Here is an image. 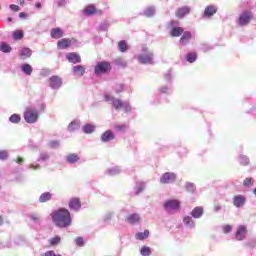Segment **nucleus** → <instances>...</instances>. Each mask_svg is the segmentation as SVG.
<instances>
[{
  "instance_id": "f257e3e1",
  "label": "nucleus",
  "mask_w": 256,
  "mask_h": 256,
  "mask_svg": "<svg viewBox=\"0 0 256 256\" xmlns=\"http://www.w3.org/2000/svg\"><path fill=\"white\" fill-rule=\"evenodd\" d=\"M51 217L53 223L60 229H67V227H70L73 221L71 219V212L65 208H59L58 210H55L52 212Z\"/></svg>"
},
{
  "instance_id": "f03ea898",
  "label": "nucleus",
  "mask_w": 256,
  "mask_h": 256,
  "mask_svg": "<svg viewBox=\"0 0 256 256\" xmlns=\"http://www.w3.org/2000/svg\"><path fill=\"white\" fill-rule=\"evenodd\" d=\"M45 111V104H39L37 106H29L24 112V120L26 123L33 125L39 121V116Z\"/></svg>"
},
{
  "instance_id": "7ed1b4c3",
  "label": "nucleus",
  "mask_w": 256,
  "mask_h": 256,
  "mask_svg": "<svg viewBox=\"0 0 256 256\" xmlns=\"http://www.w3.org/2000/svg\"><path fill=\"white\" fill-rule=\"evenodd\" d=\"M104 100L106 103L112 105L116 111H121V109H123L125 113H131L132 111L131 105L128 102H123L121 99L113 98V96L109 94L104 95Z\"/></svg>"
},
{
  "instance_id": "20e7f679",
  "label": "nucleus",
  "mask_w": 256,
  "mask_h": 256,
  "mask_svg": "<svg viewBox=\"0 0 256 256\" xmlns=\"http://www.w3.org/2000/svg\"><path fill=\"white\" fill-rule=\"evenodd\" d=\"M136 59L140 65H153L155 53L153 50L143 46L141 52L136 56Z\"/></svg>"
},
{
  "instance_id": "39448f33",
  "label": "nucleus",
  "mask_w": 256,
  "mask_h": 256,
  "mask_svg": "<svg viewBox=\"0 0 256 256\" xmlns=\"http://www.w3.org/2000/svg\"><path fill=\"white\" fill-rule=\"evenodd\" d=\"M163 209L166 213H177V211L181 210V200L167 199L163 203Z\"/></svg>"
},
{
  "instance_id": "423d86ee",
  "label": "nucleus",
  "mask_w": 256,
  "mask_h": 256,
  "mask_svg": "<svg viewBox=\"0 0 256 256\" xmlns=\"http://www.w3.org/2000/svg\"><path fill=\"white\" fill-rule=\"evenodd\" d=\"M175 181H177V174L173 172H166L161 175L159 183L161 185H173Z\"/></svg>"
},
{
  "instance_id": "0eeeda50",
  "label": "nucleus",
  "mask_w": 256,
  "mask_h": 256,
  "mask_svg": "<svg viewBox=\"0 0 256 256\" xmlns=\"http://www.w3.org/2000/svg\"><path fill=\"white\" fill-rule=\"evenodd\" d=\"M251 19H253V13L251 11H244L240 14L237 23L240 27H246V25L251 23Z\"/></svg>"
},
{
  "instance_id": "6e6552de",
  "label": "nucleus",
  "mask_w": 256,
  "mask_h": 256,
  "mask_svg": "<svg viewBox=\"0 0 256 256\" xmlns=\"http://www.w3.org/2000/svg\"><path fill=\"white\" fill-rule=\"evenodd\" d=\"M108 71H111V63L107 61L98 62L94 69L95 75H102Z\"/></svg>"
},
{
  "instance_id": "1a4fd4ad",
  "label": "nucleus",
  "mask_w": 256,
  "mask_h": 256,
  "mask_svg": "<svg viewBox=\"0 0 256 256\" xmlns=\"http://www.w3.org/2000/svg\"><path fill=\"white\" fill-rule=\"evenodd\" d=\"M50 89L53 91H58L60 87L63 85V79L57 75H53L48 80Z\"/></svg>"
},
{
  "instance_id": "9d476101",
  "label": "nucleus",
  "mask_w": 256,
  "mask_h": 256,
  "mask_svg": "<svg viewBox=\"0 0 256 256\" xmlns=\"http://www.w3.org/2000/svg\"><path fill=\"white\" fill-rule=\"evenodd\" d=\"M247 226L240 225L237 227L236 233H235V239L236 241H245L247 237Z\"/></svg>"
},
{
  "instance_id": "9b49d317",
  "label": "nucleus",
  "mask_w": 256,
  "mask_h": 256,
  "mask_svg": "<svg viewBox=\"0 0 256 256\" xmlns=\"http://www.w3.org/2000/svg\"><path fill=\"white\" fill-rule=\"evenodd\" d=\"M234 207L237 209H241V207H245V203H247V198L244 195H236L232 199Z\"/></svg>"
},
{
  "instance_id": "f8f14e48",
  "label": "nucleus",
  "mask_w": 256,
  "mask_h": 256,
  "mask_svg": "<svg viewBox=\"0 0 256 256\" xmlns=\"http://www.w3.org/2000/svg\"><path fill=\"white\" fill-rule=\"evenodd\" d=\"M216 13H217V6L209 5V6H206V8L204 9L202 17L209 19L213 17V15H215Z\"/></svg>"
},
{
  "instance_id": "ddd939ff",
  "label": "nucleus",
  "mask_w": 256,
  "mask_h": 256,
  "mask_svg": "<svg viewBox=\"0 0 256 256\" xmlns=\"http://www.w3.org/2000/svg\"><path fill=\"white\" fill-rule=\"evenodd\" d=\"M84 15H86V17H91V15H101V10H97L93 5H88L84 9Z\"/></svg>"
},
{
  "instance_id": "4468645a",
  "label": "nucleus",
  "mask_w": 256,
  "mask_h": 256,
  "mask_svg": "<svg viewBox=\"0 0 256 256\" xmlns=\"http://www.w3.org/2000/svg\"><path fill=\"white\" fill-rule=\"evenodd\" d=\"M189 13H191V7L183 6L176 10V17H178V19H183V17L189 15Z\"/></svg>"
},
{
  "instance_id": "2eb2a0df",
  "label": "nucleus",
  "mask_w": 256,
  "mask_h": 256,
  "mask_svg": "<svg viewBox=\"0 0 256 256\" xmlns=\"http://www.w3.org/2000/svg\"><path fill=\"white\" fill-rule=\"evenodd\" d=\"M64 36H65V32L63 31V29L59 27L51 29L50 37L52 39H61Z\"/></svg>"
},
{
  "instance_id": "dca6fc26",
  "label": "nucleus",
  "mask_w": 256,
  "mask_h": 256,
  "mask_svg": "<svg viewBox=\"0 0 256 256\" xmlns=\"http://www.w3.org/2000/svg\"><path fill=\"white\" fill-rule=\"evenodd\" d=\"M113 139H115V134H113L111 130L105 131L100 137L102 143H109V141H113Z\"/></svg>"
},
{
  "instance_id": "f3484780",
  "label": "nucleus",
  "mask_w": 256,
  "mask_h": 256,
  "mask_svg": "<svg viewBox=\"0 0 256 256\" xmlns=\"http://www.w3.org/2000/svg\"><path fill=\"white\" fill-rule=\"evenodd\" d=\"M123 169L121 166H112L106 170V175H109L110 177H115L117 175H121Z\"/></svg>"
},
{
  "instance_id": "a211bd4d",
  "label": "nucleus",
  "mask_w": 256,
  "mask_h": 256,
  "mask_svg": "<svg viewBox=\"0 0 256 256\" xmlns=\"http://www.w3.org/2000/svg\"><path fill=\"white\" fill-rule=\"evenodd\" d=\"M80 159L81 158L79 157V154H77V153H71L65 157V161H66V163H69V165H75V163H78L80 161Z\"/></svg>"
},
{
  "instance_id": "6ab92c4d",
  "label": "nucleus",
  "mask_w": 256,
  "mask_h": 256,
  "mask_svg": "<svg viewBox=\"0 0 256 256\" xmlns=\"http://www.w3.org/2000/svg\"><path fill=\"white\" fill-rule=\"evenodd\" d=\"M69 133H73L74 131H79L81 129V120L76 119L69 123L68 125Z\"/></svg>"
},
{
  "instance_id": "aec40b11",
  "label": "nucleus",
  "mask_w": 256,
  "mask_h": 256,
  "mask_svg": "<svg viewBox=\"0 0 256 256\" xmlns=\"http://www.w3.org/2000/svg\"><path fill=\"white\" fill-rule=\"evenodd\" d=\"M204 213L205 210L203 207L197 206L191 211V217H193V219H201Z\"/></svg>"
},
{
  "instance_id": "412c9836",
  "label": "nucleus",
  "mask_w": 256,
  "mask_h": 256,
  "mask_svg": "<svg viewBox=\"0 0 256 256\" xmlns=\"http://www.w3.org/2000/svg\"><path fill=\"white\" fill-rule=\"evenodd\" d=\"M69 209L72 211H79V209H81V200H79V198L70 199Z\"/></svg>"
},
{
  "instance_id": "4be33fe9",
  "label": "nucleus",
  "mask_w": 256,
  "mask_h": 256,
  "mask_svg": "<svg viewBox=\"0 0 256 256\" xmlns=\"http://www.w3.org/2000/svg\"><path fill=\"white\" fill-rule=\"evenodd\" d=\"M66 59L69 61V63H81V56H79L75 52H70L66 54Z\"/></svg>"
},
{
  "instance_id": "5701e85b",
  "label": "nucleus",
  "mask_w": 256,
  "mask_h": 256,
  "mask_svg": "<svg viewBox=\"0 0 256 256\" xmlns=\"http://www.w3.org/2000/svg\"><path fill=\"white\" fill-rule=\"evenodd\" d=\"M96 130H97V126L91 123H87L82 127V131L83 133H85V135H91L95 133Z\"/></svg>"
},
{
  "instance_id": "b1692460",
  "label": "nucleus",
  "mask_w": 256,
  "mask_h": 256,
  "mask_svg": "<svg viewBox=\"0 0 256 256\" xmlns=\"http://www.w3.org/2000/svg\"><path fill=\"white\" fill-rule=\"evenodd\" d=\"M127 221L130 225H137V223H141V215L132 213L127 217Z\"/></svg>"
},
{
  "instance_id": "393cba45",
  "label": "nucleus",
  "mask_w": 256,
  "mask_h": 256,
  "mask_svg": "<svg viewBox=\"0 0 256 256\" xmlns=\"http://www.w3.org/2000/svg\"><path fill=\"white\" fill-rule=\"evenodd\" d=\"M58 49H69L71 47V39L63 38L57 42Z\"/></svg>"
},
{
  "instance_id": "a878e982",
  "label": "nucleus",
  "mask_w": 256,
  "mask_h": 256,
  "mask_svg": "<svg viewBox=\"0 0 256 256\" xmlns=\"http://www.w3.org/2000/svg\"><path fill=\"white\" fill-rule=\"evenodd\" d=\"M192 37H193V35L191 34V32L185 31L180 38L181 45H189Z\"/></svg>"
},
{
  "instance_id": "bb28decb",
  "label": "nucleus",
  "mask_w": 256,
  "mask_h": 256,
  "mask_svg": "<svg viewBox=\"0 0 256 256\" xmlns=\"http://www.w3.org/2000/svg\"><path fill=\"white\" fill-rule=\"evenodd\" d=\"M33 51H31V49L27 48V47H24V48H21L19 50V57L20 59H29V57H31Z\"/></svg>"
},
{
  "instance_id": "cd10ccee",
  "label": "nucleus",
  "mask_w": 256,
  "mask_h": 256,
  "mask_svg": "<svg viewBox=\"0 0 256 256\" xmlns=\"http://www.w3.org/2000/svg\"><path fill=\"white\" fill-rule=\"evenodd\" d=\"M183 223L188 229H195V220H193V216H184Z\"/></svg>"
},
{
  "instance_id": "c85d7f7f",
  "label": "nucleus",
  "mask_w": 256,
  "mask_h": 256,
  "mask_svg": "<svg viewBox=\"0 0 256 256\" xmlns=\"http://www.w3.org/2000/svg\"><path fill=\"white\" fill-rule=\"evenodd\" d=\"M74 75L78 77H83L85 75V67L83 65H76L72 68Z\"/></svg>"
},
{
  "instance_id": "c756f323",
  "label": "nucleus",
  "mask_w": 256,
  "mask_h": 256,
  "mask_svg": "<svg viewBox=\"0 0 256 256\" xmlns=\"http://www.w3.org/2000/svg\"><path fill=\"white\" fill-rule=\"evenodd\" d=\"M145 187V182H136L134 187L135 195H140V193H143V191H145Z\"/></svg>"
},
{
  "instance_id": "7c9ffc66",
  "label": "nucleus",
  "mask_w": 256,
  "mask_h": 256,
  "mask_svg": "<svg viewBox=\"0 0 256 256\" xmlns=\"http://www.w3.org/2000/svg\"><path fill=\"white\" fill-rule=\"evenodd\" d=\"M51 199H53V194L44 192L39 197V203H47V201H51Z\"/></svg>"
},
{
  "instance_id": "2f4dec72",
  "label": "nucleus",
  "mask_w": 256,
  "mask_h": 256,
  "mask_svg": "<svg viewBox=\"0 0 256 256\" xmlns=\"http://www.w3.org/2000/svg\"><path fill=\"white\" fill-rule=\"evenodd\" d=\"M21 71L24 73V75L30 76L33 73V66L28 63L22 64Z\"/></svg>"
},
{
  "instance_id": "473e14b6",
  "label": "nucleus",
  "mask_w": 256,
  "mask_h": 256,
  "mask_svg": "<svg viewBox=\"0 0 256 256\" xmlns=\"http://www.w3.org/2000/svg\"><path fill=\"white\" fill-rule=\"evenodd\" d=\"M135 239H137V241H145V239H149V230L136 233Z\"/></svg>"
},
{
  "instance_id": "72a5a7b5",
  "label": "nucleus",
  "mask_w": 256,
  "mask_h": 256,
  "mask_svg": "<svg viewBox=\"0 0 256 256\" xmlns=\"http://www.w3.org/2000/svg\"><path fill=\"white\" fill-rule=\"evenodd\" d=\"M118 51H120V53H126V51H129V45H127V41L121 40L118 42Z\"/></svg>"
},
{
  "instance_id": "f704fd0d",
  "label": "nucleus",
  "mask_w": 256,
  "mask_h": 256,
  "mask_svg": "<svg viewBox=\"0 0 256 256\" xmlns=\"http://www.w3.org/2000/svg\"><path fill=\"white\" fill-rule=\"evenodd\" d=\"M183 28L181 27H173L171 29L170 35L171 37H181V35H183Z\"/></svg>"
},
{
  "instance_id": "c9c22d12",
  "label": "nucleus",
  "mask_w": 256,
  "mask_h": 256,
  "mask_svg": "<svg viewBox=\"0 0 256 256\" xmlns=\"http://www.w3.org/2000/svg\"><path fill=\"white\" fill-rule=\"evenodd\" d=\"M238 161L239 164L242 165L243 167H247V165H249L250 163L249 157L243 154H240L238 156Z\"/></svg>"
},
{
  "instance_id": "e433bc0d",
  "label": "nucleus",
  "mask_w": 256,
  "mask_h": 256,
  "mask_svg": "<svg viewBox=\"0 0 256 256\" xmlns=\"http://www.w3.org/2000/svg\"><path fill=\"white\" fill-rule=\"evenodd\" d=\"M51 247H57L61 243V236H54L48 240Z\"/></svg>"
},
{
  "instance_id": "4c0bfd02",
  "label": "nucleus",
  "mask_w": 256,
  "mask_h": 256,
  "mask_svg": "<svg viewBox=\"0 0 256 256\" xmlns=\"http://www.w3.org/2000/svg\"><path fill=\"white\" fill-rule=\"evenodd\" d=\"M143 15H144V17H153L155 15V6L147 7L143 11Z\"/></svg>"
},
{
  "instance_id": "58836bf2",
  "label": "nucleus",
  "mask_w": 256,
  "mask_h": 256,
  "mask_svg": "<svg viewBox=\"0 0 256 256\" xmlns=\"http://www.w3.org/2000/svg\"><path fill=\"white\" fill-rule=\"evenodd\" d=\"M0 51L2 53H11V51H13V48H11V46L7 44V42H2L0 44Z\"/></svg>"
},
{
  "instance_id": "ea45409f",
  "label": "nucleus",
  "mask_w": 256,
  "mask_h": 256,
  "mask_svg": "<svg viewBox=\"0 0 256 256\" xmlns=\"http://www.w3.org/2000/svg\"><path fill=\"white\" fill-rule=\"evenodd\" d=\"M28 217L33 221V223H35V225H41V217H39V214L30 213Z\"/></svg>"
},
{
  "instance_id": "a19ab883",
  "label": "nucleus",
  "mask_w": 256,
  "mask_h": 256,
  "mask_svg": "<svg viewBox=\"0 0 256 256\" xmlns=\"http://www.w3.org/2000/svg\"><path fill=\"white\" fill-rule=\"evenodd\" d=\"M186 61H188V63H195L197 61V52H189L186 54Z\"/></svg>"
},
{
  "instance_id": "79ce46f5",
  "label": "nucleus",
  "mask_w": 256,
  "mask_h": 256,
  "mask_svg": "<svg viewBox=\"0 0 256 256\" xmlns=\"http://www.w3.org/2000/svg\"><path fill=\"white\" fill-rule=\"evenodd\" d=\"M50 156L47 152H41L38 159L37 163H45L46 161H49Z\"/></svg>"
},
{
  "instance_id": "37998d69",
  "label": "nucleus",
  "mask_w": 256,
  "mask_h": 256,
  "mask_svg": "<svg viewBox=\"0 0 256 256\" xmlns=\"http://www.w3.org/2000/svg\"><path fill=\"white\" fill-rule=\"evenodd\" d=\"M9 121H10V123H14L15 125L21 123V115H19V114H12L9 117Z\"/></svg>"
},
{
  "instance_id": "c03bdc74",
  "label": "nucleus",
  "mask_w": 256,
  "mask_h": 256,
  "mask_svg": "<svg viewBox=\"0 0 256 256\" xmlns=\"http://www.w3.org/2000/svg\"><path fill=\"white\" fill-rule=\"evenodd\" d=\"M26 169H28L29 171H39L41 170V164L34 162L26 166Z\"/></svg>"
},
{
  "instance_id": "a18cd8bd",
  "label": "nucleus",
  "mask_w": 256,
  "mask_h": 256,
  "mask_svg": "<svg viewBox=\"0 0 256 256\" xmlns=\"http://www.w3.org/2000/svg\"><path fill=\"white\" fill-rule=\"evenodd\" d=\"M152 253L151 247L149 246H143L140 250V255L142 256H150Z\"/></svg>"
},
{
  "instance_id": "49530a36",
  "label": "nucleus",
  "mask_w": 256,
  "mask_h": 256,
  "mask_svg": "<svg viewBox=\"0 0 256 256\" xmlns=\"http://www.w3.org/2000/svg\"><path fill=\"white\" fill-rule=\"evenodd\" d=\"M195 184H193V182H186L185 184V190L188 193H195Z\"/></svg>"
},
{
  "instance_id": "de8ad7c7",
  "label": "nucleus",
  "mask_w": 256,
  "mask_h": 256,
  "mask_svg": "<svg viewBox=\"0 0 256 256\" xmlns=\"http://www.w3.org/2000/svg\"><path fill=\"white\" fill-rule=\"evenodd\" d=\"M115 65H117L118 67H127V62L125 61V59L119 57L116 58L114 60Z\"/></svg>"
},
{
  "instance_id": "09e8293b",
  "label": "nucleus",
  "mask_w": 256,
  "mask_h": 256,
  "mask_svg": "<svg viewBox=\"0 0 256 256\" xmlns=\"http://www.w3.org/2000/svg\"><path fill=\"white\" fill-rule=\"evenodd\" d=\"M12 37L15 41H20V39H23V32L20 30L14 31Z\"/></svg>"
},
{
  "instance_id": "8fccbe9b",
  "label": "nucleus",
  "mask_w": 256,
  "mask_h": 256,
  "mask_svg": "<svg viewBox=\"0 0 256 256\" xmlns=\"http://www.w3.org/2000/svg\"><path fill=\"white\" fill-rule=\"evenodd\" d=\"M74 243L77 247H84L85 246V240L83 239V237H77L74 240Z\"/></svg>"
},
{
  "instance_id": "3c124183",
  "label": "nucleus",
  "mask_w": 256,
  "mask_h": 256,
  "mask_svg": "<svg viewBox=\"0 0 256 256\" xmlns=\"http://www.w3.org/2000/svg\"><path fill=\"white\" fill-rule=\"evenodd\" d=\"M48 145L51 149H59V145L61 144L59 140H51Z\"/></svg>"
},
{
  "instance_id": "603ef678",
  "label": "nucleus",
  "mask_w": 256,
  "mask_h": 256,
  "mask_svg": "<svg viewBox=\"0 0 256 256\" xmlns=\"http://www.w3.org/2000/svg\"><path fill=\"white\" fill-rule=\"evenodd\" d=\"M158 92L161 93L162 95L165 93H171V87H169V86L160 87L158 89Z\"/></svg>"
},
{
  "instance_id": "864d4df0",
  "label": "nucleus",
  "mask_w": 256,
  "mask_h": 256,
  "mask_svg": "<svg viewBox=\"0 0 256 256\" xmlns=\"http://www.w3.org/2000/svg\"><path fill=\"white\" fill-rule=\"evenodd\" d=\"M253 181H255V180H253V178L244 179V181H243L244 187H251V185L253 184Z\"/></svg>"
},
{
  "instance_id": "5fc2aeb1",
  "label": "nucleus",
  "mask_w": 256,
  "mask_h": 256,
  "mask_svg": "<svg viewBox=\"0 0 256 256\" xmlns=\"http://www.w3.org/2000/svg\"><path fill=\"white\" fill-rule=\"evenodd\" d=\"M9 158V153L6 150L0 151V160L5 161V159Z\"/></svg>"
},
{
  "instance_id": "6e6d98bb",
  "label": "nucleus",
  "mask_w": 256,
  "mask_h": 256,
  "mask_svg": "<svg viewBox=\"0 0 256 256\" xmlns=\"http://www.w3.org/2000/svg\"><path fill=\"white\" fill-rule=\"evenodd\" d=\"M113 215H115V213H113V212H107V213L104 215V221H105V222L111 221V219H113Z\"/></svg>"
},
{
  "instance_id": "4d7b16f0",
  "label": "nucleus",
  "mask_w": 256,
  "mask_h": 256,
  "mask_svg": "<svg viewBox=\"0 0 256 256\" xmlns=\"http://www.w3.org/2000/svg\"><path fill=\"white\" fill-rule=\"evenodd\" d=\"M213 49L209 44H202L201 45V51H204V53H207V51H211Z\"/></svg>"
},
{
  "instance_id": "13d9d810",
  "label": "nucleus",
  "mask_w": 256,
  "mask_h": 256,
  "mask_svg": "<svg viewBox=\"0 0 256 256\" xmlns=\"http://www.w3.org/2000/svg\"><path fill=\"white\" fill-rule=\"evenodd\" d=\"M223 229V233H231V231L233 230V227L231 225H225L222 227Z\"/></svg>"
},
{
  "instance_id": "bf43d9fd",
  "label": "nucleus",
  "mask_w": 256,
  "mask_h": 256,
  "mask_svg": "<svg viewBox=\"0 0 256 256\" xmlns=\"http://www.w3.org/2000/svg\"><path fill=\"white\" fill-rule=\"evenodd\" d=\"M44 256H61V254H56L53 250H48L45 252Z\"/></svg>"
},
{
  "instance_id": "052dcab7",
  "label": "nucleus",
  "mask_w": 256,
  "mask_h": 256,
  "mask_svg": "<svg viewBox=\"0 0 256 256\" xmlns=\"http://www.w3.org/2000/svg\"><path fill=\"white\" fill-rule=\"evenodd\" d=\"M14 161L18 163V165H23L25 163V159L21 157H17Z\"/></svg>"
},
{
  "instance_id": "680f3d73",
  "label": "nucleus",
  "mask_w": 256,
  "mask_h": 256,
  "mask_svg": "<svg viewBox=\"0 0 256 256\" xmlns=\"http://www.w3.org/2000/svg\"><path fill=\"white\" fill-rule=\"evenodd\" d=\"M246 245L253 249L254 247H256V240H251L250 242L246 243Z\"/></svg>"
},
{
  "instance_id": "e2e57ef3",
  "label": "nucleus",
  "mask_w": 256,
  "mask_h": 256,
  "mask_svg": "<svg viewBox=\"0 0 256 256\" xmlns=\"http://www.w3.org/2000/svg\"><path fill=\"white\" fill-rule=\"evenodd\" d=\"M164 79L166 81H171V71H168L165 75H164Z\"/></svg>"
},
{
  "instance_id": "0e129e2a",
  "label": "nucleus",
  "mask_w": 256,
  "mask_h": 256,
  "mask_svg": "<svg viewBox=\"0 0 256 256\" xmlns=\"http://www.w3.org/2000/svg\"><path fill=\"white\" fill-rule=\"evenodd\" d=\"M10 9H11L12 11H19V10H20L19 6L15 5V4H11V5H10Z\"/></svg>"
},
{
  "instance_id": "69168bd1",
  "label": "nucleus",
  "mask_w": 256,
  "mask_h": 256,
  "mask_svg": "<svg viewBox=\"0 0 256 256\" xmlns=\"http://www.w3.org/2000/svg\"><path fill=\"white\" fill-rule=\"evenodd\" d=\"M117 131H125L127 129V126L125 125H119L116 127Z\"/></svg>"
},
{
  "instance_id": "338daca9",
  "label": "nucleus",
  "mask_w": 256,
  "mask_h": 256,
  "mask_svg": "<svg viewBox=\"0 0 256 256\" xmlns=\"http://www.w3.org/2000/svg\"><path fill=\"white\" fill-rule=\"evenodd\" d=\"M221 209H223V207L221 205H215L214 206L215 213H219V211H221Z\"/></svg>"
},
{
  "instance_id": "774afa93",
  "label": "nucleus",
  "mask_w": 256,
  "mask_h": 256,
  "mask_svg": "<svg viewBox=\"0 0 256 256\" xmlns=\"http://www.w3.org/2000/svg\"><path fill=\"white\" fill-rule=\"evenodd\" d=\"M123 89H125V86H123V84H119L116 91H117V93H121V91H123Z\"/></svg>"
}]
</instances>
